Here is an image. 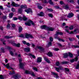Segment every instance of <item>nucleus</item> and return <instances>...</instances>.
Masks as SVG:
<instances>
[{"label":"nucleus","instance_id":"nucleus-8","mask_svg":"<svg viewBox=\"0 0 79 79\" xmlns=\"http://www.w3.org/2000/svg\"><path fill=\"white\" fill-rule=\"evenodd\" d=\"M11 6H14L15 7H19L20 5L19 4H16L14 2H13L12 4L11 5Z\"/></svg>","mask_w":79,"mask_h":79},{"label":"nucleus","instance_id":"nucleus-40","mask_svg":"<svg viewBox=\"0 0 79 79\" xmlns=\"http://www.w3.org/2000/svg\"><path fill=\"white\" fill-rule=\"evenodd\" d=\"M0 79H4V77L2 75H0Z\"/></svg>","mask_w":79,"mask_h":79},{"label":"nucleus","instance_id":"nucleus-14","mask_svg":"<svg viewBox=\"0 0 79 79\" xmlns=\"http://www.w3.org/2000/svg\"><path fill=\"white\" fill-rule=\"evenodd\" d=\"M44 59L45 60V61L47 62V63H50V61L48 60V59L47 58V57H44Z\"/></svg>","mask_w":79,"mask_h":79},{"label":"nucleus","instance_id":"nucleus-3","mask_svg":"<svg viewBox=\"0 0 79 79\" xmlns=\"http://www.w3.org/2000/svg\"><path fill=\"white\" fill-rule=\"evenodd\" d=\"M19 63H20V64H19L20 68L22 69L23 68L24 64L23 63H21V61H22V59L21 58H20L19 59Z\"/></svg>","mask_w":79,"mask_h":79},{"label":"nucleus","instance_id":"nucleus-27","mask_svg":"<svg viewBox=\"0 0 79 79\" xmlns=\"http://www.w3.org/2000/svg\"><path fill=\"white\" fill-rule=\"evenodd\" d=\"M47 55L49 56H52V53L51 52H49L47 54Z\"/></svg>","mask_w":79,"mask_h":79},{"label":"nucleus","instance_id":"nucleus-46","mask_svg":"<svg viewBox=\"0 0 79 79\" xmlns=\"http://www.w3.org/2000/svg\"><path fill=\"white\" fill-rule=\"evenodd\" d=\"M70 30H72V29H73V26H70L69 27Z\"/></svg>","mask_w":79,"mask_h":79},{"label":"nucleus","instance_id":"nucleus-13","mask_svg":"<svg viewBox=\"0 0 79 79\" xmlns=\"http://www.w3.org/2000/svg\"><path fill=\"white\" fill-rule=\"evenodd\" d=\"M79 32V30H78V29H75L74 31H71L70 32V34H76L77 32Z\"/></svg>","mask_w":79,"mask_h":79},{"label":"nucleus","instance_id":"nucleus-49","mask_svg":"<svg viewBox=\"0 0 79 79\" xmlns=\"http://www.w3.org/2000/svg\"><path fill=\"white\" fill-rule=\"evenodd\" d=\"M50 41H51V42H52L53 41V38L52 37H50Z\"/></svg>","mask_w":79,"mask_h":79},{"label":"nucleus","instance_id":"nucleus-34","mask_svg":"<svg viewBox=\"0 0 79 79\" xmlns=\"http://www.w3.org/2000/svg\"><path fill=\"white\" fill-rule=\"evenodd\" d=\"M25 35H24L23 34H21L19 36V37H22V38H25Z\"/></svg>","mask_w":79,"mask_h":79},{"label":"nucleus","instance_id":"nucleus-12","mask_svg":"<svg viewBox=\"0 0 79 79\" xmlns=\"http://www.w3.org/2000/svg\"><path fill=\"white\" fill-rule=\"evenodd\" d=\"M13 46H15V47H20V44L19 43L16 44L15 43H14L13 44Z\"/></svg>","mask_w":79,"mask_h":79},{"label":"nucleus","instance_id":"nucleus-60","mask_svg":"<svg viewBox=\"0 0 79 79\" xmlns=\"http://www.w3.org/2000/svg\"><path fill=\"white\" fill-rule=\"evenodd\" d=\"M31 46L33 47H35V44H34L33 43H31Z\"/></svg>","mask_w":79,"mask_h":79},{"label":"nucleus","instance_id":"nucleus-4","mask_svg":"<svg viewBox=\"0 0 79 79\" xmlns=\"http://www.w3.org/2000/svg\"><path fill=\"white\" fill-rule=\"evenodd\" d=\"M31 24L33 26H35V24L34 23L32 22V21H30L29 22L25 23V24L27 25V26H31Z\"/></svg>","mask_w":79,"mask_h":79},{"label":"nucleus","instance_id":"nucleus-58","mask_svg":"<svg viewBox=\"0 0 79 79\" xmlns=\"http://www.w3.org/2000/svg\"><path fill=\"white\" fill-rule=\"evenodd\" d=\"M65 69L66 71H69V69H68V68H65Z\"/></svg>","mask_w":79,"mask_h":79},{"label":"nucleus","instance_id":"nucleus-37","mask_svg":"<svg viewBox=\"0 0 79 79\" xmlns=\"http://www.w3.org/2000/svg\"><path fill=\"white\" fill-rule=\"evenodd\" d=\"M49 3L50 5H53V3L52 2V0H49Z\"/></svg>","mask_w":79,"mask_h":79},{"label":"nucleus","instance_id":"nucleus-15","mask_svg":"<svg viewBox=\"0 0 79 79\" xmlns=\"http://www.w3.org/2000/svg\"><path fill=\"white\" fill-rule=\"evenodd\" d=\"M77 59H78V58H77V57H76L75 58V59H73L70 60V62L71 63H73L74 61H77Z\"/></svg>","mask_w":79,"mask_h":79},{"label":"nucleus","instance_id":"nucleus-45","mask_svg":"<svg viewBox=\"0 0 79 79\" xmlns=\"http://www.w3.org/2000/svg\"><path fill=\"white\" fill-rule=\"evenodd\" d=\"M30 56H32V58H35V56L32 55V54H30Z\"/></svg>","mask_w":79,"mask_h":79},{"label":"nucleus","instance_id":"nucleus-31","mask_svg":"<svg viewBox=\"0 0 79 79\" xmlns=\"http://www.w3.org/2000/svg\"><path fill=\"white\" fill-rule=\"evenodd\" d=\"M68 56V53H65L64 54V58H67Z\"/></svg>","mask_w":79,"mask_h":79},{"label":"nucleus","instance_id":"nucleus-44","mask_svg":"<svg viewBox=\"0 0 79 79\" xmlns=\"http://www.w3.org/2000/svg\"><path fill=\"white\" fill-rule=\"evenodd\" d=\"M11 10L12 12H15V9L13 8H11Z\"/></svg>","mask_w":79,"mask_h":79},{"label":"nucleus","instance_id":"nucleus-28","mask_svg":"<svg viewBox=\"0 0 79 79\" xmlns=\"http://www.w3.org/2000/svg\"><path fill=\"white\" fill-rule=\"evenodd\" d=\"M9 15L10 18H11L13 16V15H14V14L13 13H10Z\"/></svg>","mask_w":79,"mask_h":79},{"label":"nucleus","instance_id":"nucleus-10","mask_svg":"<svg viewBox=\"0 0 79 79\" xmlns=\"http://www.w3.org/2000/svg\"><path fill=\"white\" fill-rule=\"evenodd\" d=\"M55 69L56 71H57V72H60V70H62L63 69V67H59V68L56 67Z\"/></svg>","mask_w":79,"mask_h":79},{"label":"nucleus","instance_id":"nucleus-16","mask_svg":"<svg viewBox=\"0 0 79 79\" xmlns=\"http://www.w3.org/2000/svg\"><path fill=\"white\" fill-rule=\"evenodd\" d=\"M56 39H57L60 42H64L65 41L64 40V39H61L60 38H59V37H56Z\"/></svg>","mask_w":79,"mask_h":79},{"label":"nucleus","instance_id":"nucleus-41","mask_svg":"<svg viewBox=\"0 0 79 79\" xmlns=\"http://www.w3.org/2000/svg\"><path fill=\"white\" fill-rule=\"evenodd\" d=\"M38 8H39V9H42V8H43L42 6H38Z\"/></svg>","mask_w":79,"mask_h":79},{"label":"nucleus","instance_id":"nucleus-35","mask_svg":"<svg viewBox=\"0 0 79 79\" xmlns=\"http://www.w3.org/2000/svg\"><path fill=\"white\" fill-rule=\"evenodd\" d=\"M67 2L68 3H74V1L73 0H70V1L68 0Z\"/></svg>","mask_w":79,"mask_h":79},{"label":"nucleus","instance_id":"nucleus-56","mask_svg":"<svg viewBox=\"0 0 79 79\" xmlns=\"http://www.w3.org/2000/svg\"><path fill=\"white\" fill-rule=\"evenodd\" d=\"M48 45H50V46H52V42H49Z\"/></svg>","mask_w":79,"mask_h":79},{"label":"nucleus","instance_id":"nucleus-43","mask_svg":"<svg viewBox=\"0 0 79 79\" xmlns=\"http://www.w3.org/2000/svg\"><path fill=\"white\" fill-rule=\"evenodd\" d=\"M10 27V25L8 24L6 28H7V29H9Z\"/></svg>","mask_w":79,"mask_h":79},{"label":"nucleus","instance_id":"nucleus-18","mask_svg":"<svg viewBox=\"0 0 79 79\" xmlns=\"http://www.w3.org/2000/svg\"><path fill=\"white\" fill-rule=\"evenodd\" d=\"M52 74L55 76L54 77H56V78H58V74L55 72H52Z\"/></svg>","mask_w":79,"mask_h":79},{"label":"nucleus","instance_id":"nucleus-1","mask_svg":"<svg viewBox=\"0 0 79 79\" xmlns=\"http://www.w3.org/2000/svg\"><path fill=\"white\" fill-rule=\"evenodd\" d=\"M41 28L42 29L47 30V31H53L54 30V28L52 27H48L46 25H43V26H41Z\"/></svg>","mask_w":79,"mask_h":79},{"label":"nucleus","instance_id":"nucleus-53","mask_svg":"<svg viewBox=\"0 0 79 79\" xmlns=\"http://www.w3.org/2000/svg\"><path fill=\"white\" fill-rule=\"evenodd\" d=\"M63 64H68V62L67 61H64L63 62Z\"/></svg>","mask_w":79,"mask_h":79},{"label":"nucleus","instance_id":"nucleus-7","mask_svg":"<svg viewBox=\"0 0 79 79\" xmlns=\"http://www.w3.org/2000/svg\"><path fill=\"white\" fill-rule=\"evenodd\" d=\"M3 65L4 66H6L7 68V69H13V68H12L11 66H10V65H9V64H6V65L5 64H3Z\"/></svg>","mask_w":79,"mask_h":79},{"label":"nucleus","instance_id":"nucleus-24","mask_svg":"<svg viewBox=\"0 0 79 79\" xmlns=\"http://www.w3.org/2000/svg\"><path fill=\"white\" fill-rule=\"evenodd\" d=\"M0 50L1 52H2V53H5V49L3 47L1 48Z\"/></svg>","mask_w":79,"mask_h":79},{"label":"nucleus","instance_id":"nucleus-6","mask_svg":"<svg viewBox=\"0 0 79 79\" xmlns=\"http://www.w3.org/2000/svg\"><path fill=\"white\" fill-rule=\"evenodd\" d=\"M13 77L15 79H19V78L21 77V75H20L16 74L13 76Z\"/></svg>","mask_w":79,"mask_h":79},{"label":"nucleus","instance_id":"nucleus-2","mask_svg":"<svg viewBox=\"0 0 79 79\" xmlns=\"http://www.w3.org/2000/svg\"><path fill=\"white\" fill-rule=\"evenodd\" d=\"M25 37L27 39H29V38H30V39H33V36L32 35L27 33L25 35Z\"/></svg>","mask_w":79,"mask_h":79},{"label":"nucleus","instance_id":"nucleus-42","mask_svg":"<svg viewBox=\"0 0 79 79\" xmlns=\"http://www.w3.org/2000/svg\"><path fill=\"white\" fill-rule=\"evenodd\" d=\"M56 65L57 66H58L60 65V63L59 62H57L56 63Z\"/></svg>","mask_w":79,"mask_h":79},{"label":"nucleus","instance_id":"nucleus-64","mask_svg":"<svg viewBox=\"0 0 79 79\" xmlns=\"http://www.w3.org/2000/svg\"><path fill=\"white\" fill-rule=\"evenodd\" d=\"M60 3L61 5H63V1L60 2Z\"/></svg>","mask_w":79,"mask_h":79},{"label":"nucleus","instance_id":"nucleus-29","mask_svg":"<svg viewBox=\"0 0 79 79\" xmlns=\"http://www.w3.org/2000/svg\"><path fill=\"white\" fill-rule=\"evenodd\" d=\"M22 30H23L22 27H19V32H21L22 31Z\"/></svg>","mask_w":79,"mask_h":79},{"label":"nucleus","instance_id":"nucleus-52","mask_svg":"<svg viewBox=\"0 0 79 79\" xmlns=\"http://www.w3.org/2000/svg\"><path fill=\"white\" fill-rule=\"evenodd\" d=\"M54 51H58V50H59V49L58 48H55L54 49Z\"/></svg>","mask_w":79,"mask_h":79},{"label":"nucleus","instance_id":"nucleus-19","mask_svg":"<svg viewBox=\"0 0 79 79\" xmlns=\"http://www.w3.org/2000/svg\"><path fill=\"white\" fill-rule=\"evenodd\" d=\"M37 48H38V49H40L41 52H44V48H42L40 46L37 47Z\"/></svg>","mask_w":79,"mask_h":79},{"label":"nucleus","instance_id":"nucleus-55","mask_svg":"<svg viewBox=\"0 0 79 79\" xmlns=\"http://www.w3.org/2000/svg\"><path fill=\"white\" fill-rule=\"evenodd\" d=\"M14 73H15V72H13V73H11V72H10L9 74H10V75H13V74Z\"/></svg>","mask_w":79,"mask_h":79},{"label":"nucleus","instance_id":"nucleus-21","mask_svg":"<svg viewBox=\"0 0 79 79\" xmlns=\"http://www.w3.org/2000/svg\"><path fill=\"white\" fill-rule=\"evenodd\" d=\"M63 6L65 10H68L69 8L68 5H64Z\"/></svg>","mask_w":79,"mask_h":79},{"label":"nucleus","instance_id":"nucleus-57","mask_svg":"<svg viewBox=\"0 0 79 79\" xmlns=\"http://www.w3.org/2000/svg\"><path fill=\"white\" fill-rule=\"evenodd\" d=\"M0 9L2 10H3V8L2 6H0Z\"/></svg>","mask_w":79,"mask_h":79},{"label":"nucleus","instance_id":"nucleus-48","mask_svg":"<svg viewBox=\"0 0 79 79\" xmlns=\"http://www.w3.org/2000/svg\"><path fill=\"white\" fill-rule=\"evenodd\" d=\"M22 42H23V44H24V45H26V43H27L26 42V41H23Z\"/></svg>","mask_w":79,"mask_h":79},{"label":"nucleus","instance_id":"nucleus-11","mask_svg":"<svg viewBox=\"0 0 79 79\" xmlns=\"http://www.w3.org/2000/svg\"><path fill=\"white\" fill-rule=\"evenodd\" d=\"M25 12H26L27 14H29V13L32 12V10L30 8H28L27 10H25Z\"/></svg>","mask_w":79,"mask_h":79},{"label":"nucleus","instance_id":"nucleus-20","mask_svg":"<svg viewBox=\"0 0 79 79\" xmlns=\"http://www.w3.org/2000/svg\"><path fill=\"white\" fill-rule=\"evenodd\" d=\"M37 63H40V62H42V58L40 57H38L37 59Z\"/></svg>","mask_w":79,"mask_h":79},{"label":"nucleus","instance_id":"nucleus-54","mask_svg":"<svg viewBox=\"0 0 79 79\" xmlns=\"http://www.w3.org/2000/svg\"><path fill=\"white\" fill-rule=\"evenodd\" d=\"M48 15L49 16V17H51V18H52V16H53V15H52L51 14H49Z\"/></svg>","mask_w":79,"mask_h":79},{"label":"nucleus","instance_id":"nucleus-59","mask_svg":"<svg viewBox=\"0 0 79 79\" xmlns=\"http://www.w3.org/2000/svg\"><path fill=\"white\" fill-rule=\"evenodd\" d=\"M65 31H66V32H67V33H69V30L67 29H65Z\"/></svg>","mask_w":79,"mask_h":79},{"label":"nucleus","instance_id":"nucleus-30","mask_svg":"<svg viewBox=\"0 0 79 79\" xmlns=\"http://www.w3.org/2000/svg\"><path fill=\"white\" fill-rule=\"evenodd\" d=\"M12 37H13L12 36H4V38L5 39H10V38H12Z\"/></svg>","mask_w":79,"mask_h":79},{"label":"nucleus","instance_id":"nucleus-61","mask_svg":"<svg viewBox=\"0 0 79 79\" xmlns=\"http://www.w3.org/2000/svg\"><path fill=\"white\" fill-rule=\"evenodd\" d=\"M13 19L14 21H16V20L18 19V18H13Z\"/></svg>","mask_w":79,"mask_h":79},{"label":"nucleus","instance_id":"nucleus-32","mask_svg":"<svg viewBox=\"0 0 79 79\" xmlns=\"http://www.w3.org/2000/svg\"><path fill=\"white\" fill-rule=\"evenodd\" d=\"M69 56L70 58H72V57L73 56V54H72L70 52L69 53Z\"/></svg>","mask_w":79,"mask_h":79},{"label":"nucleus","instance_id":"nucleus-47","mask_svg":"<svg viewBox=\"0 0 79 79\" xmlns=\"http://www.w3.org/2000/svg\"><path fill=\"white\" fill-rule=\"evenodd\" d=\"M48 11H53V10L51 9H48Z\"/></svg>","mask_w":79,"mask_h":79},{"label":"nucleus","instance_id":"nucleus-39","mask_svg":"<svg viewBox=\"0 0 79 79\" xmlns=\"http://www.w3.org/2000/svg\"><path fill=\"white\" fill-rule=\"evenodd\" d=\"M33 69L34 71H35L37 72L38 71V70L35 67H33Z\"/></svg>","mask_w":79,"mask_h":79},{"label":"nucleus","instance_id":"nucleus-62","mask_svg":"<svg viewBox=\"0 0 79 79\" xmlns=\"http://www.w3.org/2000/svg\"><path fill=\"white\" fill-rule=\"evenodd\" d=\"M12 26L13 27H15V24H12Z\"/></svg>","mask_w":79,"mask_h":79},{"label":"nucleus","instance_id":"nucleus-9","mask_svg":"<svg viewBox=\"0 0 79 79\" xmlns=\"http://www.w3.org/2000/svg\"><path fill=\"white\" fill-rule=\"evenodd\" d=\"M25 72L26 74H30L34 77H35V74L33 72H29V71L27 70H26Z\"/></svg>","mask_w":79,"mask_h":79},{"label":"nucleus","instance_id":"nucleus-33","mask_svg":"<svg viewBox=\"0 0 79 79\" xmlns=\"http://www.w3.org/2000/svg\"><path fill=\"white\" fill-rule=\"evenodd\" d=\"M18 11L19 13H22V11H23V9L21 8L19 9Z\"/></svg>","mask_w":79,"mask_h":79},{"label":"nucleus","instance_id":"nucleus-17","mask_svg":"<svg viewBox=\"0 0 79 79\" xmlns=\"http://www.w3.org/2000/svg\"><path fill=\"white\" fill-rule=\"evenodd\" d=\"M73 16L74 15L73 14V13H70L68 14L67 17L70 18H72V17H73Z\"/></svg>","mask_w":79,"mask_h":79},{"label":"nucleus","instance_id":"nucleus-5","mask_svg":"<svg viewBox=\"0 0 79 79\" xmlns=\"http://www.w3.org/2000/svg\"><path fill=\"white\" fill-rule=\"evenodd\" d=\"M23 19V21H26L27 19V18H26V16H25L24 15L23 16V18L21 17H19V19L21 21Z\"/></svg>","mask_w":79,"mask_h":79},{"label":"nucleus","instance_id":"nucleus-51","mask_svg":"<svg viewBox=\"0 0 79 79\" xmlns=\"http://www.w3.org/2000/svg\"><path fill=\"white\" fill-rule=\"evenodd\" d=\"M74 48H79V46L78 45H74Z\"/></svg>","mask_w":79,"mask_h":79},{"label":"nucleus","instance_id":"nucleus-22","mask_svg":"<svg viewBox=\"0 0 79 79\" xmlns=\"http://www.w3.org/2000/svg\"><path fill=\"white\" fill-rule=\"evenodd\" d=\"M24 50L26 52H30V48H25L24 49Z\"/></svg>","mask_w":79,"mask_h":79},{"label":"nucleus","instance_id":"nucleus-25","mask_svg":"<svg viewBox=\"0 0 79 79\" xmlns=\"http://www.w3.org/2000/svg\"><path fill=\"white\" fill-rule=\"evenodd\" d=\"M63 35V33L60 32H57L55 35Z\"/></svg>","mask_w":79,"mask_h":79},{"label":"nucleus","instance_id":"nucleus-23","mask_svg":"<svg viewBox=\"0 0 79 79\" xmlns=\"http://www.w3.org/2000/svg\"><path fill=\"white\" fill-rule=\"evenodd\" d=\"M38 15L39 16H44V14L43 12H41L40 14H38Z\"/></svg>","mask_w":79,"mask_h":79},{"label":"nucleus","instance_id":"nucleus-36","mask_svg":"<svg viewBox=\"0 0 79 79\" xmlns=\"http://www.w3.org/2000/svg\"><path fill=\"white\" fill-rule=\"evenodd\" d=\"M7 3H8V5H6V6H7L8 8H10V7H11V6L10 5V3L8 2Z\"/></svg>","mask_w":79,"mask_h":79},{"label":"nucleus","instance_id":"nucleus-26","mask_svg":"<svg viewBox=\"0 0 79 79\" xmlns=\"http://www.w3.org/2000/svg\"><path fill=\"white\" fill-rule=\"evenodd\" d=\"M21 7L22 9V8L26 9V8H27V6H26V5H21Z\"/></svg>","mask_w":79,"mask_h":79},{"label":"nucleus","instance_id":"nucleus-63","mask_svg":"<svg viewBox=\"0 0 79 79\" xmlns=\"http://www.w3.org/2000/svg\"><path fill=\"white\" fill-rule=\"evenodd\" d=\"M0 29H1V30H2H2H3V28L1 26L0 27Z\"/></svg>","mask_w":79,"mask_h":79},{"label":"nucleus","instance_id":"nucleus-38","mask_svg":"<svg viewBox=\"0 0 79 79\" xmlns=\"http://www.w3.org/2000/svg\"><path fill=\"white\" fill-rule=\"evenodd\" d=\"M10 55L12 56H13V55H14V53H13V52L11 51H10Z\"/></svg>","mask_w":79,"mask_h":79},{"label":"nucleus","instance_id":"nucleus-50","mask_svg":"<svg viewBox=\"0 0 79 79\" xmlns=\"http://www.w3.org/2000/svg\"><path fill=\"white\" fill-rule=\"evenodd\" d=\"M26 45H27V46H30V45H31V44H30L29 43H27Z\"/></svg>","mask_w":79,"mask_h":79}]
</instances>
